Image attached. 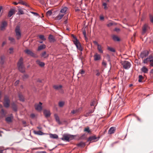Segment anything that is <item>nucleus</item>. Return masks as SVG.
<instances>
[{
	"instance_id": "obj_57",
	"label": "nucleus",
	"mask_w": 153,
	"mask_h": 153,
	"mask_svg": "<svg viewBox=\"0 0 153 153\" xmlns=\"http://www.w3.org/2000/svg\"><path fill=\"white\" fill-rule=\"evenodd\" d=\"M150 62H151L150 66H151L153 67V58L151 59Z\"/></svg>"
},
{
	"instance_id": "obj_18",
	"label": "nucleus",
	"mask_w": 153,
	"mask_h": 153,
	"mask_svg": "<svg viewBox=\"0 0 153 153\" xmlns=\"http://www.w3.org/2000/svg\"><path fill=\"white\" fill-rule=\"evenodd\" d=\"M11 105L12 108L13 110L14 111H17V107L16 104L14 102H13L12 103Z\"/></svg>"
},
{
	"instance_id": "obj_44",
	"label": "nucleus",
	"mask_w": 153,
	"mask_h": 153,
	"mask_svg": "<svg viewBox=\"0 0 153 153\" xmlns=\"http://www.w3.org/2000/svg\"><path fill=\"white\" fill-rule=\"evenodd\" d=\"M107 4L105 2H104L102 4V5L104 7V9L105 10H107L108 9V7L107 6Z\"/></svg>"
},
{
	"instance_id": "obj_8",
	"label": "nucleus",
	"mask_w": 153,
	"mask_h": 153,
	"mask_svg": "<svg viewBox=\"0 0 153 153\" xmlns=\"http://www.w3.org/2000/svg\"><path fill=\"white\" fill-rule=\"evenodd\" d=\"M7 23L5 21H4L2 22L1 26H0V30H4L5 29L6 27L7 26Z\"/></svg>"
},
{
	"instance_id": "obj_34",
	"label": "nucleus",
	"mask_w": 153,
	"mask_h": 153,
	"mask_svg": "<svg viewBox=\"0 0 153 153\" xmlns=\"http://www.w3.org/2000/svg\"><path fill=\"white\" fill-rule=\"evenodd\" d=\"M97 49L100 53H103V51L102 50V47L100 45H98V46H97Z\"/></svg>"
},
{
	"instance_id": "obj_55",
	"label": "nucleus",
	"mask_w": 153,
	"mask_h": 153,
	"mask_svg": "<svg viewBox=\"0 0 153 153\" xmlns=\"http://www.w3.org/2000/svg\"><path fill=\"white\" fill-rule=\"evenodd\" d=\"M19 80H17L15 83H14V85L15 86H16L17 85H18L19 84Z\"/></svg>"
},
{
	"instance_id": "obj_54",
	"label": "nucleus",
	"mask_w": 153,
	"mask_h": 153,
	"mask_svg": "<svg viewBox=\"0 0 153 153\" xmlns=\"http://www.w3.org/2000/svg\"><path fill=\"white\" fill-rule=\"evenodd\" d=\"M30 12L31 13H32L35 16H39V14H38V13H36L34 12Z\"/></svg>"
},
{
	"instance_id": "obj_41",
	"label": "nucleus",
	"mask_w": 153,
	"mask_h": 153,
	"mask_svg": "<svg viewBox=\"0 0 153 153\" xmlns=\"http://www.w3.org/2000/svg\"><path fill=\"white\" fill-rule=\"evenodd\" d=\"M64 102L63 101H60L59 103V105L60 107H62L64 105Z\"/></svg>"
},
{
	"instance_id": "obj_49",
	"label": "nucleus",
	"mask_w": 153,
	"mask_h": 153,
	"mask_svg": "<svg viewBox=\"0 0 153 153\" xmlns=\"http://www.w3.org/2000/svg\"><path fill=\"white\" fill-rule=\"evenodd\" d=\"M143 78V76L141 75L139 76V79H138V82H141L142 81V79Z\"/></svg>"
},
{
	"instance_id": "obj_2",
	"label": "nucleus",
	"mask_w": 153,
	"mask_h": 153,
	"mask_svg": "<svg viewBox=\"0 0 153 153\" xmlns=\"http://www.w3.org/2000/svg\"><path fill=\"white\" fill-rule=\"evenodd\" d=\"M16 36L17 39L19 40L21 37L22 34L20 29V27L19 25H17L15 29Z\"/></svg>"
},
{
	"instance_id": "obj_51",
	"label": "nucleus",
	"mask_w": 153,
	"mask_h": 153,
	"mask_svg": "<svg viewBox=\"0 0 153 153\" xmlns=\"http://www.w3.org/2000/svg\"><path fill=\"white\" fill-rule=\"evenodd\" d=\"M28 77V75L25 74L22 76V78L23 79L27 78Z\"/></svg>"
},
{
	"instance_id": "obj_60",
	"label": "nucleus",
	"mask_w": 153,
	"mask_h": 153,
	"mask_svg": "<svg viewBox=\"0 0 153 153\" xmlns=\"http://www.w3.org/2000/svg\"><path fill=\"white\" fill-rule=\"evenodd\" d=\"M9 50H10V53H12L13 52V48H9Z\"/></svg>"
},
{
	"instance_id": "obj_61",
	"label": "nucleus",
	"mask_w": 153,
	"mask_h": 153,
	"mask_svg": "<svg viewBox=\"0 0 153 153\" xmlns=\"http://www.w3.org/2000/svg\"><path fill=\"white\" fill-rule=\"evenodd\" d=\"M96 71H97V73L96 74V75L97 76H100V72L98 70H96Z\"/></svg>"
},
{
	"instance_id": "obj_52",
	"label": "nucleus",
	"mask_w": 153,
	"mask_h": 153,
	"mask_svg": "<svg viewBox=\"0 0 153 153\" xmlns=\"http://www.w3.org/2000/svg\"><path fill=\"white\" fill-rule=\"evenodd\" d=\"M149 17L151 22L152 23H153V16L152 15H150Z\"/></svg>"
},
{
	"instance_id": "obj_11",
	"label": "nucleus",
	"mask_w": 153,
	"mask_h": 153,
	"mask_svg": "<svg viewBox=\"0 0 153 153\" xmlns=\"http://www.w3.org/2000/svg\"><path fill=\"white\" fill-rule=\"evenodd\" d=\"M53 88L55 90H59V89H61V92L63 93V89H62L61 88H62V85H53Z\"/></svg>"
},
{
	"instance_id": "obj_20",
	"label": "nucleus",
	"mask_w": 153,
	"mask_h": 153,
	"mask_svg": "<svg viewBox=\"0 0 153 153\" xmlns=\"http://www.w3.org/2000/svg\"><path fill=\"white\" fill-rule=\"evenodd\" d=\"M50 138L53 139H57L58 138V136L56 134H49Z\"/></svg>"
},
{
	"instance_id": "obj_37",
	"label": "nucleus",
	"mask_w": 153,
	"mask_h": 153,
	"mask_svg": "<svg viewBox=\"0 0 153 153\" xmlns=\"http://www.w3.org/2000/svg\"><path fill=\"white\" fill-rule=\"evenodd\" d=\"M108 49L110 51L112 52H115L116 51L115 49L114 48L112 47H108Z\"/></svg>"
},
{
	"instance_id": "obj_24",
	"label": "nucleus",
	"mask_w": 153,
	"mask_h": 153,
	"mask_svg": "<svg viewBox=\"0 0 153 153\" xmlns=\"http://www.w3.org/2000/svg\"><path fill=\"white\" fill-rule=\"evenodd\" d=\"M141 71L144 73H147L148 72V69L145 66H143L141 69Z\"/></svg>"
},
{
	"instance_id": "obj_10",
	"label": "nucleus",
	"mask_w": 153,
	"mask_h": 153,
	"mask_svg": "<svg viewBox=\"0 0 153 153\" xmlns=\"http://www.w3.org/2000/svg\"><path fill=\"white\" fill-rule=\"evenodd\" d=\"M149 53L147 51H144L142 52L140 54V56L142 58H143L147 56L149 54Z\"/></svg>"
},
{
	"instance_id": "obj_9",
	"label": "nucleus",
	"mask_w": 153,
	"mask_h": 153,
	"mask_svg": "<svg viewBox=\"0 0 153 153\" xmlns=\"http://www.w3.org/2000/svg\"><path fill=\"white\" fill-rule=\"evenodd\" d=\"M24 52L27 54L29 55L32 57H36L35 54L33 53L29 49H26L24 50Z\"/></svg>"
},
{
	"instance_id": "obj_48",
	"label": "nucleus",
	"mask_w": 153,
	"mask_h": 153,
	"mask_svg": "<svg viewBox=\"0 0 153 153\" xmlns=\"http://www.w3.org/2000/svg\"><path fill=\"white\" fill-rule=\"evenodd\" d=\"M82 31H83V35L84 36V37H85V39H87L86 37V32L85 30H83Z\"/></svg>"
},
{
	"instance_id": "obj_35",
	"label": "nucleus",
	"mask_w": 153,
	"mask_h": 153,
	"mask_svg": "<svg viewBox=\"0 0 153 153\" xmlns=\"http://www.w3.org/2000/svg\"><path fill=\"white\" fill-rule=\"evenodd\" d=\"M34 133L35 134L37 135H42L43 134V133L40 131H34Z\"/></svg>"
},
{
	"instance_id": "obj_19",
	"label": "nucleus",
	"mask_w": 153,
	"mask_h": 153,
	"mask_svg": "<svg viewBox=\"0 0 153 153\" xmlns=\"http://www.w3.org/2000/svg\"><path fill=\"white\" fill-rule=\"evenodd\" d=\"M115 130L116 129L115 127H111L109 130L108 133L110 134H113Z\"/></svg>"
},
{
	"instance_id": "obj_33",
	"label": "nucleus",
	"mask_w": 153,
	"mask_h": 153,
	"mask_svg": "<svg viewBox=\"0 0 153 153\" xmlns=\"http://www.w3.org/2000/svg\"><path fill=\"white\" fill-rule=\"evenodd\" d=\"M19 4H22L25 5L26 6H28V5L25 3V2L24 1L22 0H19Z\"/></svg>"
},
{
	"instance_id": "obj_40",
	"label": "nucleus",
	"mask_w": 153,
	"mask_h": 153,
	"mask_svg": "<svg viewBox=\"0 0 153 153\" xmlns=\"http://www.w3.org/2000/svg\"><path fill=\"white\" fill-rule=\"evenodd\" d=\"M9 40L11 42L13 43L14 44L15 43V40L14 38L11 37H9Z\"/></svg>"
},
{
	"instance_id": "obj_1",
	"label": "nucleus",
	"mask_w": 153,
	"mask_h": 153,
	"mask_svg": "<svg viewBox=\"0 0 153 153\" xmlns=\"http://www.w3.org/2000/svg\"><path fill=\"white\" fill-rule=\"evenodd\" d=\"M17 66L20 72L22 73L25 72V68L23 64V59L22 57H21L18 61Z\"/></svg>"
},
{
	"instance_id": "obj_17",
	"label": "nucleus",
	"mask_w": 153,
	"mask_h": 153,
	"mask_svg": "<svg viewBox=\"0 0 153 153\" xmlns=\"http://www.w3.org/2000/svg\"><path fill=\"white\" fill-rule=\"evenodd\" d=\"M15 13V10L14 9H10L9 12L8 14V17H11L13 14Z\"/></svg>"
},
{
	"instance_id": "obj_14",
	"label": "nucleus",
	"mask_w": 153,
	"mask_h": 153,
	"mask_svg": "<svg viewBox=\"0 0 153 153\" xmlns=\"http://www.w3.org/2000/svg\"><path fill=\"white\" fill-rule=\"evenodd\" d=\"M153 56H150L149 57L144 59L143 62L144 63H147L149 62H150Z\"/></svg>"
},
{
	"instance_id": "obj_27",
	"label": "nucleus",
	"mask_w": 153,
	"mask_h": 153,
	"mask_svg": "<svg viewBox=\"0 0 153 153\" xmlns=\"http://www.w3.org/2000/svg\"><path fill=\"white\" fill-rule=\"evenodd\" d=\"M46 48V46L45 45H41L39 46L38 48V51H40L44 49L45 48Z\"/></svg>"
},
{
	"instance_id": "obj_6",
	"label": "nucleus",
	"mask_w": 153,
	"mask_h": 153,
	"mask_svg": "<svg viewBox=\"0 0 153 153\" xmlns=\"http://www.w3.org/2000/svg\"><path fill=\"white\" fill-rule=\"evenodd\" d=\"M42 103L39 102V104L36 103L34 105V107L35 110L38 112H40L42 110Z\"/></svg>"
},
{
	"instance_id": "obj_46",
	"label": "nucleus",
	"mask_w": 153,
	"mask_h": 153,
	"mask_svg": "<svg viewBox=\"0 0 153 153\" xmlns=\"http://www.w3.org/2000/svg\"><path fill=\"white\" fill-rule=\"evenodd\" d=\"M84 131L87 132L88 133L91 132L90 130H89V128L88 127L85 128L84 129Z\"/></svg>"
},
{
	"instance_id": "obj_30",
	"label": "nucleus",
	"mask_w": 153,
	"mask_h": 153,
	"mask_svg": "<svg viewBox=\"0 0 153 153\" xmlns=\"http://www.w3.org/2000/svg\"><path fill=\"white\" fill-rule=\"evenodd\" d=\"M41 56L43 57L44 58H47L48 56V54H46V51L43 52Z\"/></svg>"
},
{
	"instance_id": "obj_47",
	"label": "nucleus",
	"mask_w": 153,
	"mask_h": 153,
	"mask_svg": "<svg viewBox=\"0 0 153 153\" xmlns=\"http://www.w3.org/2000/svg\"><path fill=\"white\" fill-rule=\"evenodd\" d=\"M85 73V71L83 69H82V70H81L79 71V72L78 74V75H79V74H83Z\"/></svg>"
},
{
	"instance_id": "obj_16",
	"label": "nucleus",
	"mask_w": 153,
	"mask_h": 153,
	"mask_svg": "<svg viewBox=\"0 0 153 153\" xmlns=\"http://www.w3.org/2000/svg\"><path fill=\"white\" fill-rule=\"evenodd\" d=\"M148 27V25L146 24H145L143 25L142 27V34H144L146 32V30Z\"/></svg>"
},
{
	"instance_id": "obj_5",
	"label": "nucleus",
	"mask_w": 153,
	"mask_h": 153,
	"mask_svg": "<svg viewBox=\"0 0 153 153\" xmlns=\"http://www.w3.org/2000/svg\"><path fill=\"white\" fill-rule=\"evenodd\" d=\"M74 43L76 45L77 48L80 51H82L83 50V49L82 47L81 44L79 42L77 39H76L73 41Z\"/></svg>"
},
{
	"instance_id": "obj_64",
	"label": "nucleus",
	"mask_w": 153,
	"mask_h": 153,
	"mask_svg": "<svg viewBox=\"0 0 153 153\" xmlns=\"http://www.w3.org/2000/svg\"><path fill=\"white\" fill-rule=\"evenodd\" d=\"M75 11L76 12H78L80 11V10L78 8H76L75 9Z\"/></svg>"
},
{
	"instance_id": "obj_53",
	"label": "nucleus",
	"mask_w": 153,
	"mask_h": 153,
	"mask_svg": "<svg viewBox=\"0 0 153 153\" xmlns=\"http://www.w3.org/2000/svg\"><path fill=\"white\" fill-rule=\"evenodd\" d=\"M113 25V23L112 22H110L107 25V26L108 27H110Z\"/></svg>"
},
{
	"instance_id": "obj_42",
	"label": "nucleus",
	"mask_w": 153,
	"mask_h": 153,
	"mask_svg": "<svg viewBox=\"0 0 153 153\" xmlns=\"http://www.w3.org/2000/svg\"><path fill=\"white\" fill-rule=\"evenodd\" d=\"M94 111V110H88L86 111V114H91Z\"/></svg>"
},
{
	"instance_id": "obj_29",
	"label": "nucleus",
	"mask_w": 153,
	"mask_h": 153,
	"mask_svg": "<svg viewBox=\"0 0 153 153\" xmlns=\"http://www.w3.org/2000/svg\"><path fill=\"white\" fill-rule=\"evenodd\" d=\"M64 15L62 13L60 14L59 13L57 16L56 18L57 19L59 20L62 19V18L63 17Z\"/></svg>"
},
{
	"instance_id": "obj_38",
	"label": "nucleus",
	"mask_w": 153,
	"mask_h": 153,
	"mask_svg": "<svg viewBox=\"0 0 153 153\" xmlns=\"http://www.w3.org/2000/svg\"><path fill=\"white\" fill-rule=\"evenodd\" d=\"M55 118L56 122L59 124H61V122L60 121L59 119L58 115H55Z\"/></svg>"
},
{
	"instance_id": "obj_3",
	"label": "nucleus",
	"mask_w": 153,
	"mask_h": 153,
	"mask_svg": "<svg viewBox=\"0 0 153 153\" xmlns=\"http://www.w3.org/2000/svg\"><path fill=\"white\" fill-rule=\"evenodd\" d=\"M121 63L123 68L125 69H128L131 65V64L129 62L126 60L122 61Z\"/></svg>"
},
{
	"instance_id": "obj_25",
	"label": "nucleus",
	"mask_w": 153,
	"mask_h": 153,
	"mask_svg": "<svg viewBox=\"0 0 153 153\" xmlns=\"http://www.w3.org/2000/svg\"><path fill=\"white\" fill-rule=\"evenodd\" d=\"M19 100L21 101L24 102L25 101V98L24 96L21 94H19Z\"/></svg>"
},
{
	"instance_id": "obj_23",
	"label": "nucleus",
	"mask_w": 153,
	"mask_h": 153,
	"mask_svg": "<svg viewBox=\"0 0 153 153\" xmlns=\"http://www.w3.org/2000/svg\"><path fill=\"white\" fill-rule=\"evenodd\" d=\"M13 119V117L12 116L8 117L6 118V120L8 123H10L12 122Z\"/></svg>"
},
{
	"instance_id": "obj_4",
	"label": "nucleus",
	"mask_w": 153,
	"mask_h": 153,
	"mask_svg": "<svg viewBox=\"0 0 153 153\" xmlns=\"http://www.w3.org/2000/svg\"><path fill=\"white\" fill-rule=\"evenodd\" d=\"M10 100L9 97L7 95L4 96L3 105L6 108H8L10 105Z\"/></svg>"
},
{
	"instance_id": "obj_15",
	"label": "nucleus",
	"mask_w": 153,
	"mask_h": 153,
	"mask_svg": "<svg viewBox=\"0 0 153 153\" xmlns=\"http://www.w3.org/2000/svg\"><path fill=\"white\" fill-rule=\"evenodd\" d=\"M36 63L38 65L41 67H43L45 65V63L43 62H41L39 60H38L36 61Z\"/></svg>"
},
{
	"instance_id": "obj_12",
	"label": "nucleus",
	"mask_w": 153,
	"mask_h": 153,
	"mask_svg": "<svg viewBox=\"0 0 153 153\" xmlns=\"http://www.w3.org/2000/svg\"><path fill=\"white\" fill-rule=\"evenodd\" d=\"M48 39L50 42L51 43H53L56 41L55 37L51 34L49 36Z\"/></svg>"
},
{
	"instance_id": "obj_62",
	"label": "nucleus",
	"mask_w": 153,
	"mask_h": 153,
	"mask_svg": "<svg viewBox=\"0 0 153 153\" xmlns=\"http://www.w3.org/2000/svg\"><path fill=\"white\" fill-rule=\"evenodd\" d=\"M102 65H104V66H106V65H107V64L105 62H104V61H103L102 62Z\"/></svg>"
},
{
	"instance_id": "obj_56",
	"label": "nucleus",
	"mask_w": 153,
	"mask_h": 153,
	"mask_svg": "<svg viewBox=\"0 0 153 153\" xmlns=\"http://www.w3.org/2000/svg\"><path fill=\"white\" fill-rule=\"evenodd\" d=\"M114 30L116 32H118L120 31V29L116 27L114 29Z\"/></svg>"
},
{
	"instance_id": "obj_21",
	"label": "nucleus",
	"mask_w": 153,
	"mask_h": 153,
	"mask_svg": "<svg viewBox=\"0 0 153 153\" xmlns=\"http://www.w3.org/2000/svg\"><path fill=\"white\" fill-rule=\"evenodd\" d=\"M112 38L113 39L114 41L119 42L120 41V39L118 36L116 35H114L112 36Z\"/></svg>"
},
{
	"instance_id": "obj_7",
	"label": "nucleus",
	"mask_w": 153,
	"mask_h": 153,
	"mask_svg": "<svg viewBox=\"0 0 153 153\" xmlns=\"http://www.w3.org/2000/svg\"><path fill=\"white\" fill-rule=\"evenodd\" d=\"M73 138V136L69 134H64L63 137L61 138V139L64 141H69Z\"/></svg>"
},
{
	"instance_id": "obj_26",
	"label": "nucleus",
	"mask_w": 153,
	"mask_h": 153,
	"mask_svg": "<svg viewBox=\"0 0 153 153\" xmlns=\"http://www.w3.org/2000/svg\"><path fill=\"white\" fill-rule=\"evenodd\" d=\"M96 101L95 100H92L91 103H90V105L91 106H96ZM95 108V107H94V109Z\"/></svg>"
},
{
	"instance_id": "obj_31",
	"label": "nucleus",
	"mask_w": 153,
	"mask_h": 153,
	"mask_svg": "<svg viewBox=\"0 0 153 153\" xmlns=\"http://www.w3.org/2000/svg\"><path fill=\"white\" fill-rule=\"evenodd\" d=\"M77 146L80 147H84L85 145V143L83 142H81L77 144Z\"/></svg>"
},
{
	"instance_id": "obj_22",
	"label": "nucleus",
	"mask_w": 153,
	"mask_h": 153,
	"mask_svg": "<svg viewBox=\"0 0 153 153\" xmlns=\"http://www.w3.org/2000/svg\"><path fill=\"white\" fill-rule=\"evenodd\" d=\"M68 9V7H63L61 10L60 12L62 14L65 15V14L66 12L67 11Z\"/></svg>"
},
{
	"instance_id": "obj_43",
	"label": "nucleus",
	"mask_w": 153,
	"mask_h": 153,
	"mask_svg": "<svg viewBox=\"0 0 153 153\" xmlns=\"http://www.w3.org/2000/svg\"><path fill=\"white\" fill-rule=\"evenodd\" d=\"M39 37L40 39L42 40H45L46 39L45 38L44 36L43 35H40L39 36Z\"/></svg>"
},
{
	"instance_id": "obj_59",
	"label": "nucleus",
	"mask_w": 153,
	"mask_h": 153,
	"mask_svg": "<svg viewBox=\"0 0 153 153\" xmlns=\"http://www.w3.org/2000/svg\"><path fill=\"white\" fill-rule=\"evenodd\" d=\"M93 42L94 43V44L95 45H97V46H98V45H100L98 43V42H97L96 41H94Z\"/></svg>"
},
{
	"instance_id": "obj_36",
	"label": "nucleus",
	"mask_w": 153,
	"mask_h": 153,
	"mask_svg": "<svg viewBox=\"0 0 153 153\" xmlns=\"http://www.w3.org/2000/svg\"><path fill=\"white\" fill-rule=\"evenodd\" d=\"M5 59V57L4 56H2L1 57V61L0 63L1 64H3L4 62V60Z\"/></svg>"
},
{
	"instance_id": "obj_58",
	"label": "nucleus",
	"mask_w": 153,
	"mask_h": 153,
	"mask_svg": "<svg viewBox=\"0 0 153 153\" xmlns=\"http://www.w3.org/2000/svg\"><path fill=\"white\" fill-rule=\"evenodd\" d=\"M104 19V17L103 16H100V19L101 20H103Z\"/></svg>"
},
{
	"instance_id": "obj_39",
	"label": "nucleus",
	"mask_w": 153,
	"mask_h": 153,
	"mask_svg": "<svg viewBox=\"0 0 153 153\" xmlns=\"http://www.w3.org/2000/svg\"><path fill=\"white\" fill-rule=\"evenodd\" d=\"M18 14L19 15L23 14H24V12L20 8L18 9Z\"/></svg>"
},
{
	"instance_id": "obj_50",
	"label": "nucleus",
	"mask_w": 153,
	"mask_h": 153,
	"mask_svg": "<svg viewBox=\"0 0 153 153\" xmlns=\"http://www.w3.org/2000/svg\"><path fill=\"white\" fill-rule=\"evenodd\" d=\"M78 112L77 110H73L71 111V113L72 114H77Z\"/></svg>"
},
{
	"instance_id": "obj_13",
	"label": "nucleus",
	"mask_w": 153,
	"mask_h": 153,
	"mask_svg": "<svg viewBox=\"0 0 153 153\" xmlns=\"http://www.w3.org/2000/svg\"><path fill=\"white\" fill-rule=\"evenodd\" d=\"M94 60L95 61H97L100 60L101 59V56L97 53H96L94 56Z\"/></svg>"
},
{
	"instance_id": "obj_63",
	"label": "nucleus",
	"mask_w": 153,
	"mask_h": 153,
	"mask_svg": "<svg viewBox=\"0 0 153 153\" xmlns=\"http://www.w3.org/2000/svg\"><path fill=\"white\" fill-rule=\"evenodd\" d=\"M6 41L3 42L2 44V46L3 47L4 45L6 44Z\"/></svg>"
},
{
	"instance_id": "obj_28",
	"label": "nucleus",
	"mask_w": 153,
	"mask_h": 153,
	"mask_svg": "<svg viewBox=\"0 0 153 153\" xmlns=\"http://www.w3.org/2000/svg\"><path fill=\"white\" fill-rule=\"evenodd\" d=\"M43 113L44 115H51V113L49 110L44 109L43 111Z\"/></svg>"
},
{
	"instance_id": "obj_45",
	"label": "nucleus",
	"mask_w": 153,
	"mask_h": 153,
	"mask_svg": "<svg viewBox=\"0 0 153 153\" xmlns=\"http://www.w3.org/2000/svg\"><path fill=\"white\" fill-rule=\"evenodd\" d=\"M52 14V12L51 10H50L48 11L46 13V15L47 16H50Z\"/></svg>"
},
{
	"instance_id": "obj_32",
	"label": "nucleus",
	"mask_w": 153,
	"mask_h": 153,
	"mask_svg": "<svg viewBox=\"0 0 153 153\" xmlns=\"http://www.w3.org/2000/svg\"><path fill=\"white\" fill-rule=\"evenodd\" d=\"M96 139V137L95 136H93L90 137L88 140V141H92L93 140H95Z\"/></svg>"
}]
</instances>
